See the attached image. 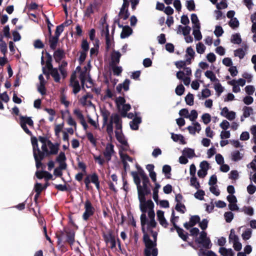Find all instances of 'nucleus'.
<instances>
[{
  "label": "nucleus",
  "instance_id": "14",
  "mask_svg": "<svg viewBox=\"0 0 256 256\" xmlns=\"http://www.w3.org/2000/svg\"><path fill=\"white\" fill-rule=\"evenodd\" d=\"M105 242L108 245H109L111 248H114L116 247V242L114 236L112 234V232L109 231L107 234L104 235Z\"/></svg>",
  "mask_w": 256,
  "mask_h": 256
},
{
  "label": "nucleus",
  "instance_id": "64",
  "mask_svg": "<svg viewBox=\"0 0 256 256\" xmlns=\"http://www.w3.org/2000/svg\"><path fill=\"white\" fill-rule=\"evenodd\" d=\"M220 126L222 130H228L230 126V124L227 120H224L220 123Z\"/></svg>",
  "mask_w": 256,
  "mask_h": 256
},
{
  "label": "nucleus",
  "instance_id": "57",
  "mask_svg": "<svg viewBox=\"0 0 256 256\" xmlns=\"http://www.w3.org/2000/svg\"><path fill=\"white\" fill-rule=\"evenodd\" d=\"M81 52H86L88 53V52L89 50V45L88 44L86 40H83L82 41V44H81Z\"/></svg>",
  "mask_w": 256,
  "mask_h": 256
},
{
  "label": "nucleus",
  "instance_id": "9",
  "mask_svg": "<svg viewBox=\"0 0 256 256\" xmlns=\"http://www.w3.org/2000/svg\"><path fill=\"white\" fill-rule=\"evenodd\" d=\"M220 114L230 121L234 120L236 118V112L229 110L227 107L221 109Z\"/></svg>",
  "mask_w": 256,
  "mask_h": 256
},
{
  "label": "nucleus",
  "instance_id": "17",
  "mask_svg": "<svg viewBox=\"0 0 256 256\" xmlns=\"http://www.w3.org/2000/svg\"><path fill=\"white\" fill-rule=\"evenodd\" d=\"M156 216L160 225L164 228H166L168 226V222L164 216V212L160 210L156 212Z\"/></svg>",
  "mask_w": 256,
  "mask_h": 256
},
{
  "label": "nucleus",
  "instance_id": "12",
  "mask_svg": "<svg viewBox=\"0 0 256 256\" xmlns=\"http://www.w3.org/2000/svg\"><path fill=\"white\" fill-rule=\"evenodd\" d=\"M92 98V95L86 94L83 96L79 99V102L83 106L92 107L94 108V106L91 102Z\"/></svg>",
  "mask_w": 256,
  "mask_h": 256
},
{
  "label": "nucleus",
  "instance_id": "3",
  "mask_svg": "<svg viewBox=\"0 0 256 256\" xmlns=\"http://www.w3.org/2000/svg\"><path fill=\"white\" fill-rule=\"evenodd\" d=\"M114 124L115 128L116 129L115 130L116 137L118 141L120 142V144L126 142L127 141L125 138L122 131V122H120L118 118L116 116H114L112 117V121L110 124H108V128L106 129V132L109 136L112 138V136L113 135Z\"/></svg>",
  "mask_w": 256,
  "mask_h": 256
},
{
  "label": "nucleus",
  "instance_id": "23",
  "mask_svg": "<svg viewBox=\"0 0 256 256\" xmlns=\"http://www.w3.org/2000/svg\"><path fill=\"white\" fill-rule=\"evenodd\" d=\"M121 56L120 52L114 50L111 54V65H116L120 62Z\"/></svg>",
  "mask_w": 256,
  "mask_h": 256
},
{
  "label": "nucleus",
  "instance_id": "50",
  "mask_svg": "<svg viewBox=\"0 0 256 256\" xmlns=\"http://www.w3.org/2000/svg\"><path fill=\"white\" fill-rule=\"evenodd\" d=\"M90 178L91 182L94 183L96 185V186L97 189H99L100 184L98 176H97V175H96V174L90 175Z\"/></svg>",
  "mask_w": 256,
  "mask_h": 256
},
{
  "label": "nucleus",
  "instance_id": "2",
  "mask_svg": "<svg viewBox=\"0 0 256 256\" xmlns=\"http://www.w3.org/2000/svg\"><path fill=\"white\" fill-rule=\"evenodd\" d=\"M34 156L36 162V166L38 168L41 164L40 160L44 155L56 154L58 150V144H52L50 140L40 137L38 140L36 138H32Z\"/></svg>",
  "mask_w": 256,
  "mask_h": 256
},
{
  "label": "nucleus",
  "instance_id": "47",
  "mask_svg": "<svg viewBox=\"0 0 256 256\" xmlns=\"http://www.w3.org/2000/svg\"><path fill=\"white\" fill-rule=\"evenodd\" d=\"M190 184L196 189H198L200 187V183L195 176L190 178Z\"/></svg>",
  "mask_w": 256,
  "mask_h": 256
},
{
  "label": "nucleus",
  "instance_id": "18",
  "mask_svg": "<svg viewBox=\"0 0 256 256\" xmlns=\"http://www.w3.org/2000/svg\"><path fill=\"white\" fill-rule=\"evenodd\" d=\"M40 84L38 86V91L42 94H46L45 85L46 81L44 80V76L42 74H40L38 76Z\"/></svg>",
  "mask_w": 256,
  "mask_h": 256
},
{
  "label": "nucleus",
  "instance_id": "59",
  "mask_svg": "<svg viewBox=\"0 0 256 256\" xmlns=\"http://www.w3.org/2000/svg\"><path fill=\"white\" fill-rule=\"evenodd\" d=\"M86 138L90 143L94 146H96V140L93 134L91 132L86 133Z\"/></svg>",
  "mask_w": 256,
  "mask_h": 256
},
{
  "label": "nucleus",
  "instance_id": "20",
  "mask_svg": "<svg viewBox=\"0 0 256 256\" xmlns=\"http://www.w3.org/2000/svg\"><path fill=\"white\" fill-rule=\"evenodd\" d=\"M195 52L192 47H188L186 50V60L188 64L191 62V60L194 58Z\"/></svg>",
  "mask_w": 256,
  "mask_h": 256
},
{
  "label": "nucleus",
  "instance_id": "29",
  "mask_svg": "<svg viewBox=\"0 0 256 256\" xmlns=\"http://www.w3.org/2000/svg\"><path fill=\"white\" fill-rule=\"evenodd\" d=\"M118 152L120 155H122V154L126 153L129 150V146L128 144V142H125L124 144H120L118 146Z\"/></svg>",
  "mask_w": 256,
  "mask_h": 256
},
{
  "label": "nucleus",
  "instance_id": "63",
  "mask_svg": "<svg viewBox=\"0 0 256 256\" xmlns=\"http://www.w3.org/2000/svg\"><path fill=\"white\" fill-rule=\"evenodd\" d=\"M224 217L227 222H230L234 218V214L231 212H227L224 213Z\"/></svg>",
  "mask_w": 256,
  "mask_h": 256
},
{
  "label": "nucleus",
  "instance_id": "33",
  "mask_svg": "<svg viewBox=\"0 0 256 256\" xmlns=\"http://www.w3.org/2000/svg\"><path fill=\"white\" fill-rule=\"evenodd\" d=\"M243 154L238 150H234L231 153V158L233 161H238L242 159Z\"/></svg>",
  "mask_w": 256,
  "mask_h": 256
},
{
  "label": "nucleus",
  "instance_id": "38",
  "mask_svg": "<svg viewBox=\"0 0 256 256\" xmlns=\"http://www.w3.org/2000/svg\"><path fill=\"white\" fill-rule=\"evenodd\" d=\"M201 93H202L201 96H200V95L198 96L200 100H203L204 98H207L211 95L210 90L207 88L203 89L202 90Z\"/></svg>",
  "mask_w": 256,
  "mask_h": 256
},
{
  "label": "nucleus",
  "instance_id": "46",
  "mask_svg": "<svg viewBox=\"0 0 256 256\" xmlns=\"http://www.w3.org/2000/svg\"><path fill=\"white\" fill-rule=\"evenodd\" d=\"M0 50L4 56L7 52V46L6 43L2 40V36H0Z\"/></svg>",
  "mask_w": 256,
  "mask_h": 256
},
{
  "label": "nucleus",
  "instance_id": "11",
  "mask_svg": "<svg viewBox=\"0 0 256 256\" xmlns=\"http://www.w3.org/2000/svg\"><path fill=\"white\" fill-rule=\"evenodd\" d=\"M200 169L198 170V175L200 178H204L208 174V170L210 168L209 164L206 160L200 162Z\"/></svg>",
  "mask_w": 256,
  "mask_h": 256
},
{
  "label": "nucleus",
  "instance_id": "5",
  "mask_svg": "<svg viewBox=\"0 0 256 256\" xmlns=\"http://www.w3.org/2000/svg\"><path fill=\"white\" fill-rule=\"evenodd\" d=\"M229 242L232 244V247L236 251H240L242 248V244L240 242L238 236L236 234L234 229H231L228 236Z\"/></svg>",
  "mask_w": 256,
  "mask_h": 256
},
{
  "label": "nucleus",
  "instance_id": "8",
  "mask_svg": "<svg viewBox=\"0 0 256 256\" xmlns=\"http://www.w3.org/2000/svg\"><path fill=\"white\" fill-rule=\"evenodd\" d=\"M206 232H202L200 233V236L196 240V242L198 244H202L205 248H210L211 246L210 240L206 236Z\"/></svg>",
  "mask_w": 256,
  "mask_h": 256
},
{
  "label": "nucleus",
  "instance_id": "34",
  "mask_svg": "<svg viewBox=\"0 0 256 256\" xmlns=\"http://www.w3.org/2000/svg\"><path fill=\"white\" fill-rule=\"evenodd\" d=\"M190 30L191 28L189 26H179L177 32L178 34L182 32L184 36H187L190 34Z\"/></svg>",
  "mask_w": 256,
  "mask_h": 256
},
{
  "label": "nucleus",
  "instance_id": "43",
  "mask_svg": "<svg viewBox=\"0 0 256 256\" xmlns=\"http://www.w3.org/2000/svg\"><path fill=\"white\" fill-rule=\"evenodd\" d=\"M191 20L193 24L192 28L200 27V23L197 16L193 14L191 15Z\"/></svg>",
  "mask_w": 256,
  "mask_h": 256
},
{
  "label": "nucleus",
  "instance_id": "40",
  "mask_svg": "<svg viewBox=\"0 0 256 256\" xmlns=\"http://www.w3.org/2000/svg\"><path fill=\"white\" fill-rule=\"evenodd\" d=\"M22 122L24 124H26V126L28 124L30 126H33V121L30 118L22 116L20 119V124H22Z\"/></svg>",
  "mask_w": 256,
  "mask_h": 256
},
{
  "label": "nucleus",
  "instance_id": "7",
  "mask_svg": "<svg viewBox=\"0 0 256 256\" xmlns=\"http://www.w3.org/2000/svg\"><path fill=\"white\" fill-rule=\"evenodd\" d=\"M90 64H88V66H85L84 70L80 72V80L82 84L84 86L86 82H88L90 84L92 83V80L89 75L90 71Z\"/></svg>",
  "mask_w": 256,
  "mask_h": 256
},
{
  "label": "nucleus",
  "instance_id": "51",
  "mask_svg": "<svg viewBox=\"0 0 256 256\" xmlns=\"http://www.w3.org/2000/svg\"><path fill=\"white\" fill-rule=\"evenodd\" d=\"M119 16L121 18L126 20L129 16L128 9L121 8L119 12Z\"/></svg>",
  "mask_w": 256,
  "mask_h": 256
},
{
  "label": "nucleus",
  "instance_id": "54",
  "mask_svg": "<svg viewBox=\"0 0 256 256\" xmlns=\"http://www.w3.org/2000/svg\"><path fill=\"white\" fill-rule=\"evenodd\" d=\"M198 116V114L196 110H192L189 113V116H188V119H189L192 122H194L197 118Z\"/></svg>",
  "mask_w": 256,
  "mask_h": 256
},
{
  "label": "nucleus",
  "instance_id": "22",
  "mask_svg": "<svg viewBox=\"0 0 256 256\" xmlns=\"http://www.w3.org/2000/svg\"><path fill=\"white\" fill-rule=\"evenodd\" d=\"M192 74V70L190 68H184L182 71H179L176 73V77L180 80L186 76H188Z\"/></svg>",
  "mask_w": 256,
  "mask_h": 256
},
{
  "label": "nucleus",
  "instance_id": "31",
  "mask_svg": "<svg viewBox=\"0 0 256 256\" xmlns=\"http://www.w3.org/2000/svg\"><path fill=\"white\" fill-rule=\"evenodd\" d=\"M205 76L212 82L214 83L218 82L219 80L216 78L215 74L211 70H207L204 73Z\"/></svg>",
  "mask_w": 256,
  "mask_h": 256
},
{
  "label": "nucleus",
  "instance_id": "36",
  "mask_svg": "<svg viewBox=\"0 0 256 256\" xmlns=\"http://www.w3.org/2000/svg\"><path fill=\"white\" fill-rule=\"evenodd\" d=\"M73 113L76 118L80 120V122H81L85 119L82 110H80V109L78 108H74L73 110Z\"/></svg>",
  "mask_w": 256,
  "mask_h": 256
},
{
  "label": "nucleus",
  "instance_id": "24",
  "mask_svg": "<svg viewBox=\"0 0 256 256\" xmlns=\"http://www.w3.org/2000/svg\"><path fill=\"white\" fill-rule=\"evenodd\" d=\"M218 252L222 256H234V252L232 248H226L224 247H220L218 250Z\"/></svg>",
  "mask_w": 256,
  "mask_h": 256
},
{
  "label": "nucleus",
  "instance_id": "48",
  "mask_svg": "<svg viewBox=\"0 0 256 256\" xmlns=\"http://www.w3.org/2000/svg\"><path fill=\"white\" fill-rule=\"evenodd\" d=\"M214 88L218 95L220 94L224 90V88L220 83V81L214 83Z\"/></svg>",
  "mask_w": 256,
  "mask_h": 256
},
{
  "label": "nucleus",
  "instance_id": "35",
  "mask_svg": "<svg viewBox=\"0 0 256 256\" xmlns=\"http://www.w3.org/2000/svg\"><path fill=\"white\" fill-rule=\"evenodd\" d=\"M182 154L190 158L195 156L194 150L190 148H185L182 151Z\"/></svg>",
  "mask_w": 256,
  "mask_h": 256
},
{
  "label": "nucleus",
  "instance_id": "61",
  "mask_svg": "<svg viewBox=\"0 0 256 256\" xmlns=\"http://www.w3.org/2000/svg\"><path fill=\"white\" fill-rule=\"evenodd\" d=\"M234 54L236 56H238L242 59L244 57L245 52L242 48H238L234 52Z\"/></svg>",
  "mask_w": 256,
  "mask_h": 256
},
{
  "label": "nucleus",
  "instance_id": "30",
  "mask_svg": "<svg viewBox=\"0 0 256 256\" xmlns=\"http://www.w3.org/2000/svg\"><path fill=\"white\" fill-rule=\"evenodd\" d=\"M141 118L136 117L130 123L131 128L133 130H136L138 128V124L141 122Z\"/></svg>",
  "mask_w": 256,
  "mask_h": 256
},
{
  "label": "nucleus",
  "instance_id": "37",
  "mask_svg": "<svg viewBox=\"0 0 256 256\" xmlns=\"http://www.w3.org/2000/svg\"><path fill=\"white\" fill-rule=\"evenodd\" d=\"M252 234V230L250 228H247L242 234V238L243 240H247L251 238Z\"/></svg>",
  "mask_w": 256,
  "mask_h": 256
},
{
  "label": "nucleus",
  "instance_id": "56",
  "mask_svg": "<svg viewBox=\"0 0 256 256\" xmlns=\"http://www.w3.org/2000/svg\"><path fill=\"white\" fill-rule=\"evenodd\" d=\"M250 132L252 136V141L256 144V125H252L250 126Z\"/></svg>",
  "mask_w": 256,
  "mask_h": 256
},
{
  "label": "nucleus",
  "instance_id": "21",
  "mask_svg": "<svg viewBox=\"0 0 256 256\" xmlns=\"http://www.w3.org/2000/svg\"><path fill=\"white\" fill-rule=\"evenodd\" d=\"M66 114H67V118L66 119V121L67 124L72 126H74V130H76V122L74 119L71 116L70 112L67 110L64 112Z\"/></svg>",
  "mask_w": 256,
  "mask_h": 256
},
{
  "label": "nucleus",
  "instance_id": "42",
  "mask_svg": "<svg viewBox=\"0 0 256 256\" xmlns=\"http://www.w3.org/2000/svg\"><path fill=\"white\" fill-rule=\"evenodd\" d=\"M120 156L125 168H126V164L128 162H132V159L130 158L126 153Z\"/></svg>",
  "mask_w": 256,
  "mask_h": 256
},
{
  "label": "nucleus",
  "instance_id": "62",
  "mask_svg": "<svg viewBox=\"0 0 256 256\" xmlns=\"http://www.w3.org/2000/svg\"><path fill=\"white\" fill-rule=\"evenodd\" d=\"M242 211L248 216H252L254 214V209L250 206H244L242 209Z\"/></svg>",
  "mask_w": 256,
  "mask_h": 256
},
{
  "label": "nucleus",
  "instance_id": "1",
  "mask_svg": "<svg viewBox=\"0 0 256 256\" xmlns=\"http://www.w3.org/2000/svg\"><path fill=\"white\" fill-rule=\"evenodd\" d=\"M138 200L140 208L142 212L140 216V222L146 246L145 256H157L158 252L156 248L157 233L152 230L156 225L154 220V204L152 200L143 199L142 197Z\"/></svg>",
  "mask_w": 256,
  "mask_h": 256
},
{
  "label": "nucleus",
  "instance_id": "13",
  "mask_svg": "<svg viewBox=\"0 0 256 256\" xmlns=\"http://www.w3.org/2000/svg\"><path fill=\"white\" fill-rule=\"evenodd\" d=\"M114 146L110 143L106 145L105 150L104 152V155L108 161H110L112 156L114 154Z\"/></svg>",
  "mask_w": 256,
  "mask_h": 256
},
{
  "label": "nucleus",
  "instance_id": "16",
  "mask_svg": "<svg viewBox=\"0 0 256 256\" xmlns=\"http://www.w3.org/2000/svg\"><path fill=\"white\" fill-rule=\"evenodd\" d=\"M98 10V4L96 2L90 3L84 12V16L90 17L92 14Z\"/></svg>",
  "mask_w": 256,
  "mask_h": 256
},
{
  "label": "nucleus",
  "instance_id": "10",
  "mask_svg": "<svg viewBox=\"0 0 256 256\" xmlns=\"http://www.w3.org/2000/svg\"><path fill=\"white\" fill-rule=\"evenodd\" d=\"M85 212L82 215L84 220H87L94 214V208L89 200H86L84 204Z\"/></svg>",
  "mask_w": 256,
  "mask_h": 256
},
{
  "label": "nucleus",
  "instance_id": "39",
  "mask_svg": "<svg viewBox=\"0 0 256 256\" xmlns=\"http://www.w3.org/2000/svg\"><path fill=\"white\" fill-rule=\"evenodd\" d=\"M193 28V35L196 40H200L202 38V35L200 32V27L192 28Z\"/></svg>",
  "mask_w": 256,
  "mask_h": 256
},
{
  "label": "nucleus",
  "instance_id": "26",
  "mask_svg": "<svg viewBox=\"0 0 256 256\" xmlns=\"http://www.w3.org/2000/svg\"><path fill=\"white\" fill-rule=\"evenodd\" d=\"M193 126H189L188 129L190 134H194L196 132H199L201 130L200 125L198 122H195L193 123Z\"/></svg>",
  "mask_w": 256,
  "mask_h": 256
},
{
  "label": "nucleus",
  "instance_id": "41",
  "mask_svg": "<svg viewBox=\"0 0 256 256\" xmlns=\"http://www.w3.org/2000/svg\"><path fill=\"white\" fill-rule=\"evenodd\" d=\"M185 102L186 104L190 106H192L194 104V96L192 94H188L185 97Z\"/></svg>",
  "mask_w": 256,
  "mask_h": 256
},
{
  "label": "nucleus",
  "instance_id": "28",
  "mask_svg": "<svg viewBox=\"0 0 256 256\" xmlns=\"http://www.w3.org/2000/svg\"><path fill=\"white\" fill-rule=\"evenodd\" d=\"M132 32V29L128 26L123 28L120 34V37L122 38H125L129 36Z\"/></svg>",
  "mask_w": 256,
  "mask_h": 256
},
{
  "label": "nucleus",
  "instance_id": "53",
  "mask_svg": "<svg viewBox=\"0 0 256 256\" xmlns=\"http://www.w3.org/2000/svg\"><path fill=\"white\" fill-rule=\"evenodd\" d=\"M202 122L207 124L210 122L211 120V116L208 113H204L202 116Z\"/></svg>",
  "mask_w": 256,
  "mask_h": 256
},
{
  "label": "nucleus",
  "instance_id": "52",
  "mask_svg": "<svg viewBox=\"0 0 256 256\" xmlns=\"http://www.w3.org/2000/svg\"><path fill=\"white\" fill-rule=\"evenodd\" d=\"M228 84L232 86V91L235 93L238 92L240 91V86L236 84V82L234 80H232L228 82Z\"/></svg>",
  "mask_w": 256,
  "mask_h": 256
},
{
  "label": "nucleus",
  "instance_id": "25",
  "mask_svg": "<svg viewBox=\"0 0 256 256\" xmlns=\"http://www.w3.org/2000/svg\"><path fill=\"white\" fill-rule=\"evenodd\" d=\"M66 156L63 152L60 153L59 155L56 158V161L59 163L60 167L62 168H66V164L65 163Z\"/></svg>",
  "mask_w": 256,
  "mask_h": 256
},
{
  "label": "nucleus",
  "instance_id": "19",
  "mask_svg": "<svg viewBox=\"0 0 256 256\" xmlns=\"http://www.w3.org/2000/svg\"><path fill=\"white\" fill-rule=\"evenodd\" d=\"M200 220V218L198 216H192L190 218V222H186L184 224V227L186 229H189L199 222Z\"/></svg>",
  "mask_w": 256,
  "mask_h": 256
},
{
  "label": "nucleus",
  "instance_id": "44",
  "mask_svg": "<svg viewBox=\"0 0 256 256\" xmlns=\"http://www.w3.org/2000/svg\"><path fill=\"white\" fill-rule=\"evenodd\" d=\"M206 49L205 46L201 42H198L196 44V50L198 54H202L204 52Z\"/></svg>",
  "mask_w": 256,
  "mask_h": 256
},
{
  "label": "nucleus",
  "instance_id": "27",
  "mask_svg": "<svg viewBox=\"0 0 256 256\" xmlns=\"http://www.w3.org/2000/svg\"><path fill=\"white\" fill-rule=\"evenodd\" d=\"M141 170L144 172V171L142 170H138V172H132L131 173L134 178V183L136 184L137 188L140 186V176L142 178L141 176L140 175V172Z\"/></svg>",
  "mask_w": 256,
  "mask_h": 256
},
{
  "label": "nucleus",
  "instance_id": "32",
  "mask_svg": "<svg viewBox=\"0 0 256 256\" xmlns=\"http://www.w3.org/2000/svg\"><path fill=\"white\" fill-rule=\"evenodd\" d=\"M172 138L176 142H179L181 144H185L186 142L184 136L181 134H172Z\"/></svg>",
  "mask_w": 256,
  "mask_h": 256
},
{
  "label": "nucleus",
  "instance_id": "6",
  "mask_svg": "<svg viewBox=\"0 0 256 256\" xmlns=\"http://www.w3.org/2000/svg\"><path fill=\"white\" fill-rule=\"evenodd\" d=\"M102 120H103V126H106V129L108 128V124H110L112 120V117L114 116H116L118 118L120 122H122V120H121L120 116L117 114H112L111 116H110V112L106 110H102Z\"/></svg>",
  "mask_w": 256,
  "mask_h": 256
},
{
  "label": "nucleus",
  "instance_id": "58",
  "mask_svg": "<svg viewBox=\"0 0 256 256\" xmlns=\"http://www.w3.org/2000/svg\"><path fill=\"white\" fill-rule=\"evenodd\" d=\"M220 138L222 140L227 139L230 136V132L228 130H222L220 133Z\"/></svg>",
  "mask_w": 256,
  "mask_h": 256
},
{
  "label": "nucleus",
  "instance_id": "55",
  "mask_svg": "<svg viewBox=\"0 0 256 256\" xmlns=\"http://www.w3.org/2000/svg\"><path fill=\"white\" fill-rule=\"evenodd\" d=\"M50 73L52 76L54 78V80L56 82H58L60 80V78L58 70L56 68L52 69L51 72H50Z\"/></svg>",
  "mask_w": 256,
  "mask_h": 256
},
{
  "label": "nucleus",
  "instance_id": "45",
  "mask_svg": "<svg viewBox=\"0 0 256 256\" xmlns=\"http://www.w3.org/2000/svg\"><path fill=\"white\" fill-rule=\"evenodd\" d=\"M253 114V109L250 107L244 106L243 108V116L248 118Z\"/></svg>",
  "mask_w": 256,
  "mask_h": 256
},
{
  "label": "nucleus",
  "instance_id": "60",
  "mask_svg": "<svg viewBox=\"0 0 256 256\" xmlns=\"http://www.w3.org/2000/svg\"><path fill=\"white\" fill-rule=\"evenodd\" d=\"M231 42L234 44H240L242 42L240 35L238 34L232 35L231 38Z\"/></svg>",
  "mask_w": 256,
  "mask_h": 256
},
{
  "label": "nucleus",
  "instance_id": "15",
  "mask_svg": "<svg viewBox=\"0 0 256 256\" xmlns=\"http://www.w3.org/2000/svg\"><path fill=\"white\" fill-rule=\"evenodd\" d=\"M76 73H73L70 78V84L73 88V92L74 94L78 93L80 90V86L78 82L76 80Z\"/></svg>",
  "mask_w": 256,
  "mask_h": 256
},
{
  "label": "nucleus",
  "instance_id": "49",
  "mask_svg": "<svg viewBox=\"0 0 256 256\" xmlns=\"http://www.w3.org/2000/svg\"><path fill=\"white\" fill-rule=\"evenodd\" d=\"M64 126V124L62 123L60 124H56L54 126V132L56 136L59 137L60 132L62 131Z\"/></svg>",
  "mask_w": 256,
  "mask_h": 256
},
{
  "label": "nucleus",
  "instance_id": "4",
  "mask_svg": "<svg viewBox=\"0 0 256 256\" xmlns=\"http://www.w3.org/2000/svg\"><path fill=\"white\" fill-rule=\"evenodd\" d=\"M140 175L144 180V184L142 186H140L137 188L138 192V200L140 199L142 197L143 199H146L145 196L150 193V190L147 187L146 183L148 182V180L146 176L144 174V172L140 171Z\"/></svg>",
  "mask_w": 256,
  "mask_h": 256
}]
</instances>
